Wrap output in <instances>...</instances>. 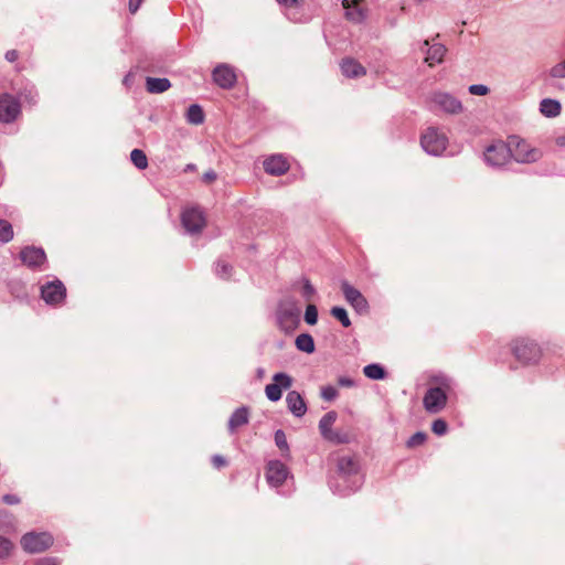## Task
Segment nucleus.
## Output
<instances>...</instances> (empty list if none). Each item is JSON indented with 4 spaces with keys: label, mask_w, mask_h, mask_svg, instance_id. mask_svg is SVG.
Returning a JSON list of instances; mask_svg holds the SVG:
<instances>
[{
    "label": "nucleus",
    "mask_w": 565,
    "mask_h": 565,
    "mask_svg": "<svg viewBox=\"0 0 565 565\" xmlns=\"http://www.w3.org/2000/svg\"><path fill=\"white\" fill-rule=\"evenodd\" d=\"M364 483L359 461L351 456H340L337 460V471L329 481L333 493L341 497L356 492Z\"/></svg>",
    "instance_id": "1"
},
{
    "label": "nucleus",
    "mask_w": 565,
    "mask_h": 565,
    "mask_svg": "<svg viewBox=\"0 0 565 565\" xmlns=\"http://www.w3.org/2000/svg\"><path fill=\"white\" fill-rule=\"evenodd\" d=\"M41 297L50 306L61 305L66 297V288L60 279L47 281L41 286Z\"/></svg>",
    "instance_id": "10"
},
{
    "label": "nucleus",
    "mask_w": 565,
    "mask_h": 565,
    "mask_svg": "<svg viewBox=\"0 0 565 565\" xmlns=\"http://www.w3.org/2000/svg\"><path fill=\"white\" fill-rule=\"evenodd\" d=\"M181 223L188 234H198L205 226V217L199 207H188L181 213Z\"/></svg>",
    "instance_id": "9"
},
{
    "label": "nucleus",
    "mask_w": 565,
    "mask_h": 565,
    "mask_svg": "<svg viewBox=\"0 0 565 565\" xmlns=\"http://www.w3.org/2000/svg\"><path fill=\"white\" fill-rule=\"evenodd\" d=\"M342 7L345 10V18L354 23H361L364 21L366 14L365 11L356 3L349 0L342 1Z\"/></svg>",
    "instance_id": "24"
},
{
    "label": "nucleus",
    "mask_w": 565,
    "mask_h": 565,
    "mask_svg": "<svg viewBox=\"0 0 565 565\" xmlns=\"http://www.w3.org/2000/svg\"><path fill=\"white\" fill-rule=\"evenodd\" d=\"M447 429H448V425L447 423L441 419V418H438V419H435L431 424V430L434 434H436L437 436H443L447 433Z\"/></svg>",
    "instance_id": "43"
},
{
    "label": "nucleus",
    "mask_w": 565,
    "mask_h": 565,
    "mask_svg": "<svg viewBox=\"0 0 565 565\" xmlns=\"http://www.w3.org/2000/svg\"><path fill=\"white\" fill-rule=\"evenodd\" d=\"M330 312H331L332 317H334L337 320H339L344 328H348L351 326V320H350L348 312L344 308L333 307Z\"/></svg>",
    "instance_id": "37"
},
{
    "label": "nucleus",
    "mask_w": 565,
    "mask_h": 565,
    "mask_svg": "<svg viewBox=\"0 0 565 565\" xmlns=\"http://www.w3.org/2000/svg\"><path fill=\"white\" fill-rule=\"evenodd\" d=\"M274 439H275V444L276 446L282 450V451H289V446H288V443H287V438H286V434L282 429H278L275 431V436H274Z\"/></svg>",
    "instance_id": "39"
},
{
    "label": "nucleus",
    "mask_w": 565,
    "mask_h": 565,
    "mask_svg": "<svg viewBox=\"0 0 565 565\" xmlns=\"http://www.w3.org/2000/svg\"><path fill=\"white\" fill-rule=\"evenodd\" d=\"M431 107L448 114H459L462 110L461 102L449 93L436 92L430 96Z\"/></svg>",
    "instance_id": "13"
},
{
    "label": "nucleus",
    "mask_w": 565,
    "mask_h": 565,
    "mask_svg": "<svg viewBox=\"0 0 565 565\" xmlns=\"http://www.w3.org/2000/svg\"><path fill=\"white\" fill-rule=\"evenodd\" d=\"M273 381L274 383L266 385L265 394L270 402H278L282 396V391L291 387L292 377L285 372H278L274 374Z\"/></svg>",
    "instance_id": "11"
},
{
    "label": "nucleus",
    "mask_w": 565,
    "mask_h": 565,
    "mask_svg": "<svg viewBox=\"0 0 565 565\" xmlns=\"http://www.w3.org/2000/svg\"><path fill=\"white\" fill-rule=\"evenodd\" d=\"M423 150L434 157L441 156L448 146V137L438 128L429 127L420 137Z\"/></svg>",
    "instance_id": "2"
},
{
    "label": "nucleus",
    "mask_w": 565,
    "mask_h": 565,
    "mask_svg": "<svg viewBox=\"0 0 565 565\" xmlns=\"http://www.w3.org/2000/svg\"><path fill=\"white\" fill-rule=\"evenodd\" d=\"M363 374L370 380H384L386 377L385 369L379 363H371L363 367Z\"/></svg>",
    "instance_id": "29"
},
{
    "label": "nucleus",
    "mask_w": 565,
    "mask_h": 565,
    "mask_svg": "<svg viewBox=\"0 0 565 565\" xmlns=\"http://www.w3.org/2000/svg\"><path fill=\"white\" fill-rule=\"evenodd\" d=\"M13 238L12 225L0 218V243H9Z\"/></svg>",
    "instance_id": "36"
},
{
    "label": "nucleus",
    "mask_w": 565,
    "mask_h": 565,
    "mask_svg": "<svg viewBox=\"0 0 565 565\" xmlns=\"http://www.w3.org/2000/svg\"><path fill=\"white\" fill-rule=\"evenodd\" d=\"M194 169H195V164L189 163V164H186L184 171H193Z\"/></svg>",
    "instance_id": "56"
},
{
    "label": "nucleus",
    "mask_w": 565,
    "mask_h": 565,
    "mask_svg": "<svg viewBox=\"0 0 565 565\" xmlns=\"http://www.w3.org/2000/svg\"><path fill=\"white\" fill-rule=\"evenodd\" d=\"M212 463L215 468L220 469V468L226 466V459L221 455H214L212 457Z\"/></svg>",
    "instance_id": "49"
},
{
    "label": "nucleus",
    "mask_w": 565,
    "mask_h": 565,
    "mask_svg": "<svg viewBox=\"0 0 565 565\" xmlns=\"http://www.w3.org/2000/svg\"><path fill=\"white\" fill-rule=\"evenodd\" d=\"M306 323L313 326L318 321V309L315 305H308L305 311Z\"/></svg>",
    "instance_id": "40"
},
{
    "label": "nucleus",
    "mask_w": 565,
    "mask_h": 565,
    "mask_svg": "<svg viewBox=\"0 0 565 565\" xmlns=\"http://www.w3.org/2000/svg\"><path fill=\"white\" fill-rule=\"evenodd\" d=\"M561 109H562L561 104L556 99L544 98L540 103V111L548 118L558 116L561 113Z\"/></svg>",
    "instance_id": "27"
},
{
    "label": "nucleus",
    "mask_w": 565,
    "mask_h": 565,
    "mask_svg": "<svg viewBox=\"0 0 565 565\" xmlns=\"http://www.w3.org/2000/svg\"><path fill=\"white\" fill-rule=\"evenodd\" d=\"M423 45L427 47L425 62L429 66H434L443 62L447 49L444 44L434 43L429 46L428 40L424 41Z\"/></svg>",
    "instance_id": "21"
},
{
    "label": "nucleus",
    "mask_w": 565,
    "mask_h": 565,
    "mask_svg": "<svg viewBox=\"0 0 565 565\" xmlns=\"http://www.w3.org/2000/svg\"><path fill=\"white\" fill-rule=\"evenodd\" d=\"M2 501L6 504L14 505V504L20 503V498L18 495H15V494H4L2 497Z\"/></svg>",
    "instance_id": "48"
},
{
    "label": "nucleus",
    "mask_w": 565,
    "mask_h": 565,
    "mask_svg": "<svg viewBox=\"0 0 565 565\" xmlns=\"http://www.w3.org/2000/svg\"><path fill=\"white\" fill-rule=\"evenodd\" d=\"M20 259L23 265L34 271L45 269L46 254L41 247L25 246L20 252Z\"/></svg>",
    "instance_id": "12"
},
{
    "label": "nucleus",
    "mask_w": 565,
    "mask_h": 565,
    "mask_svg": "<svg viewBox=\"0 0 565 565\" xmlns=\"http://www.w3.org/2000/svg\"><path fill=\"white\" fill-rule=\"evenodd\" d=\"M468 92L471 95L484 96L489 92V87L483 84H472L468 87Z\"/></svg>",
    "instance_id": "44"
},
{
    "label": "nucleus",
    "mask_w": 565,
    "mask_h": 565,
    "mask_svg": "<svg viewBox=\"0 0 565 565\" xmlns=\"http://www.w3.org/2000/svg\"><path fill=\"white\" fill-rule=\"evenodd\" d=\"M315 294V288L309 280H305L302 286V295L305 298L310 299Z\"/></svg>",
    "instance_id": "47"
},
{
    "label": "nucleus",
    "mask_w": 565,
    "mask_h": 565,
    "mask_svg": "<svg viewBox=\"0 0 565 565\" xmlns=\"http://www.w3.org/2000/svg\"><path fill=\"white\" fill-rule=\"evenodd\" d=\"M130 160L139 170H143L148 167V159L146 153L140 149H134L130 152Z\"/></svg>",
    "instance_id": "33"
},
{
    "label": "nucleus",
    "mask_w": 565,
    "mask_h": 565,
    "mask_svg": "<svg viewBox=\"0 0 565 565\" xmlns=\"http://www.w3.org/2000/svg\"><path fill=\"white\" fill-rule=\"evenodd\" d=\"M484 162L492 168H501L511 159V147L503 141L488 146L483 153Z\"/></svg>",
    "instance_id": "5"
},
{
    "label": "nucleus",
    "mask_w": 565,
    "mask_h": 565,
    "mask_svg": "<svg viewBox=\"0 0 565 565\" xmlns=\"http://www.w3.org/2000/svg\"><path fill=\"white\" fill-rule=\"evenodd\" d=\"M213 81L224 89L232 88L236 83L234 70L226 64L217 65L212 73Z\"/></svg>",
    "instance_id": "18"
},
{
    "label": "nucleus",
    "mask_w": 565,
    "mask_h": 565,
    "mask_svg": "<svg viewBox=\"0 0 565 565\" xmlns=\"http://www.w3.org/2000/svg\"><path fill=\"white\" fill-rule=\"evenodd\" d=\"M186 121L192 125H201L204 121V111L198 104L191 105L185 114Z\"/></svg>",
    "instance_id": "31"
},
{
    "label": "nucleus",
    "mask_w": 565,
    "mask_h": 565,
    "mask_svg": "<svg viewBox=\"0 0 565 565\" xmlns=\"http://www.w3.org/2000/svg\"><path fill=\"white\" fill-rule=\"evenodd\" d=\"M338 418V414L334 411H330L326 413L321 419L319 420V430L321 436L326 439L331 436V433L334 431L332 429L333 424Z\"/></svg>",
    "instance_id": "26"
},
{
    "label": "nucleus",
    "mask_w": 565,
    "mask_h": 565,
    "mask_svg": "<svg viewBox=\"0 0 565 565\" xmlns=\"http://www.w3.org/2000/svg\"><path fill=\"white\" fill-rule=\"evenodd\" d=\"M21 113L20 99L10 94L0 95V121L4 124L13 122Z\"/></svg>",
    "instance_id": "14"
},
{
    "label": "nucleus",
    "mask_w": 565,
    "mask_h": 565,
    "mask_svg": "<svg viewBox=\"0 0 565 565\" xmlns=\"http://www.w3.org/2000/svg\"><path fill=\"white\" fill-rule=\"evenodd\" d=\"M256 376H257V379H259V380H260V379H263V377L265 376V370H264L263 367H258V369L256 370Z\"/></svg>",
    "instance_id": "55"
},
{
    "label": "nucleus",
    "mask_w": 565,
    "mask_h": 565,
    "mask_svg": "<svg viewBox=\"0 0 565 565\" xmlns=\"http://www.w3.org/2000/svg\"><path fill=\"white\" fill-rule=\"evenodd\" d=\"M341 290L345 300L356 310V312L365 313L369 311V302L360 290L351 286L348 281H342Z\"/></svg>",
    "instance_id": "16"
},
{
    "label": "nucleus",
    "mask_w": 565,
    "mask_h": 565,
    "mask_svg": "<svg viewBox=\"0 0 565 565\" xmlns=\"http://www.w3.org/2000/svg\"><path fill=\"white\" fill-rule=\"evenodd\" d=\"M171 87V82L167 77H150L146 78V88L151 94H161Z\"/></svg>",
    "instance_id": "25"
},
{
    "label": "nucleus",
    "mask_w": 565,
    "mask_h": 565,
    "mask_svg": "<svg viewBox=\"0 0 565 565\" xmlns=\"http://www.w3.org/2000/svg\"><path fill=\"white\" fill-rule=\"evenodd\" d=\"M53 543L54 539L49 532H28L20 540L23 551L29 554L42 553L49 550Z\"/></svg>",
    "instance_id": "3"
},
{
    "label": "nucleus",
    "mask_w": 565,
    "mask_h": 565,
    "mask_svg": "<svg viewBox=\"0 0 565 565\" xmlns=\"http://www.w3.org/2000/svg\"><path fill=\"white\" fill-rule=\"evenodd\" d=\"M129 81H130V75H126L125 78H124V84L128 85Z\"/></svg>",
    "instance_id": "57"
},
{
    "label": "nucleus",
    "mask_w": 565,
    "mask_h": 565,
    "mask_svg": "<svg viewBox=\"0 0 565 565\" xmlns=\"http://www.w3.org/2000/svg\"><path fill=\"white\" fill-rule=\"evenodd\" d=\"M282 14L292 23H307L310 17L303 12L305 0H276Z\"/></svg>",
    "instance_id": "8"
},
{
    "label": "nucleus",
    "mask_w": 565,
    "mask_h": 565,
    "mask_svg": "<svg viewBox=\"0 0 565 565\" xmlns=\"http://www.w3.org/2000/svg\"><path fill=\"white\" fill-rule=\"evenodd\" d=\"M4 57L8 62L13 63L18 60L19 53L17 50H9L7 51Z\"/></svg>",
    "instance_id": "53"
},
{
    "label": "nucleus",
    "mask_w": 565,
    "mask_h": 565,
    "mask_svg": "<svg viewBox=\"0 0 565 565\" xmlns=\"http://www.w3.org/2000/svg\"><path fill=\"white\" fill-rule=\"evenodd\" d=\"M513 354L523 364L536 363L541 358L540 347L527 339H518L512 347Z\"/></svg>",
    "instance_id": "6"
},
{
    "label": "nucleus",
    "mask_w": 565,
    "mask_h": 565,
    "mask_svg": "<svg viewBox=\"0 0 565 565\" xmlns=\"http://www.w3.org/2000/svg\"><path fill=\"white\" fill-rule=\"evenodd\" d=\"M326 440L335 443V444H344L348 443V436L340 431H332L330 437H327Z\"/></svg>",
    "instance_id": "46"
},
{
    "label": "nucleus",
    "mask_w": 565,
    "mask_h": 565,
    "mask_svg": "<svg viewBox=\"0 0 565 565\" xmlns=\"http://www.w3.org/2000/svg\"><path fill=\"white\" fill-rule=\"evenodd\" d=\"M142 1L143 0H129L128 7H129L130 13H132V14L136 13L138 11V9L140 8Z\"/></svg>",
    "instance_id": "52"
},
{
    "label": "nucleus",
    "mask_w": 565,
    "mask_h": 565,
    "mask_svg": "<svg viewBox=\"0 0 565 565\" xmlns=\"http://www.w3.org/2000/svg\"><path fill=\"white\" fill-rule=\"evenodd\" d=\"M20 99H22L24 103H28L30 105H35L38 102V92L33 85L24 87L20 94Z\"/></svg>",
    "instance_id": "34"
},
{
    "label": "nucleus",
    "mask_w": 565,
    "mask_h": 565,
    "mask_svg": "<svg viewBox=\"0 0 565 565\" xmlns=\"http://www.w3.org/2000/svg\"><path fill=\"white\" fill-rule=\"evenodd\" d=\"M288 411L297 418H301L307 413V404L297 391H289L286 395Z\"/></svg>",
    "instance_id": "20"
},
{
    "label": "nucleus",
    "mask_w": 565,
    "mask_h": 565,
    "mask_svg": "<svg viewBox=\"0 0 565 565\" xmlns=\"http://www.w3.org/2000/svg\"><path fill=\"white\" fill-rule=\"evenodd\" d=\"M14 544L11 540L0 535V559H7L12 555Z\"/></svg>",
    "instance_id": "35"
},
{
    "label": "nucleus",
    "mask_w": 565,
    "mask_h": 565,
    "mask_svg": "<svg viewBox=\"0 0 565 565\" xmlns=\"http://www.w3.org/2000/svg\"><path fill=\"white\" fill-rule=\"evenodd\" d=\"M296 348L305 353L315 352V341L309 333H301L296 338Z\"/></svg>",
    "instance_id": "30"
},
{
    "label": "nucleus",
    "mask_w": 565,
    "mask_h": 565,
    "mask_svg": "<svg viewBox=\"0 0 565 565\" xmlns=\"http://www.w3.org/2000/svg\"><path fill=\"white\" fill-rule=\"evenodd\" d=\"M556 143L561 147H565V134L563 136L557 137Z\"/></svg>",
    "instance_id": "54"
},
{
    "label": "nucleus",
    "mask_w": 565,
    "mask_h": 565,
    "mask_svg": "<svg viewBox=\"0 0 565 565\" xmlns=\"http://www.w3.org/2000/svg\"><path fill=\"white\" fill-rule=\"evenodd\" d=\"M321 398L331 402L337 398L338 396V390L332 385H327L321 388Z\"/></svg>",
    "instance_id": "41"
},
{
    "label": "nucleus",
    "mask_w": 565,
    "mask_h": 565,
    "mask_svg": "<svg viewBox=\"0 0 565 565\" xmlns=\"http://www.w3.org/2000/svg\"><path fill=\"white\" fill-rule=\"evenodd\" d=\"M426 439H427L426 433L417 431L408 438V440L406 441V446L408 448H414V447L423 445L426 441Z\"/></svg>",
    "instance_id": "38"
},
{
    "label": "nucleus",
    "mask_w": 565,
    "mask_h": 565,
    "mask_svg": "<svg viewBox=\"0 0 565 565\" xmlns=\"http://www.w3.org/2000/svg\"><path fill=\"white\" fill-rule=\"evenodd\" d=\"M447 394L441 387H429L423 398V405L427 413L437 414L445 408Z\"/></svg>",
    "instance_id": "15"
},
{
    "label": "nucleus",
    "mask_w": 565,
    "mask_h": 565,
    "mask_svg": "<svg viewBox=\"0 0 565 565\" xmlns=\"http://www.w3.org/2000/svg\"><path fill=\"white\" fill-rule=\"evenodd\" d=\"M292 479L289 468L280 460H269L266 466V480L271 488L281 487L288 479Z\"/></svg>",
    "instance_id": "7"
},
{
    "label": "nucleus",
    "mask_w": 565,
    "mask_h": 565,
    "mask_svg": "<svg viewBox=\"0 0 565 565\" xmlns=\"http://www.w3.org/2000/svg\"><path fill=\"white\" fill-rule=\"evenodd\" d=\"M232 265L223 258L217 259L214 264V273L221 279H228L232 275Z\"/></svg>",
    "instance_id": "32"
},
{
    "label": "nucleus",
    "mask_w": 565,
    "mask_h": 565,
    "mask_svg": "<svg viewBox=\"0 0 565 565\" xmlns=\"http://www.w3.org/2000/svg\"><path fill=\"white\" fill-rule=\"evenodd\" d=\"M338 383L340 386H343V387H352L355 385V382L348 376L339 377Z\"/></svg>",
    "instance_id": "51"
},
{
    "label": "nucleus",
    "mask_w": 565,
    "mask_h": 565,
    "mask_svg": "<svg viewBox=\"0 0 565 565\" xmlns=\"http://www.w3.org/2000/svg\"><path fill=\"white\" fill-rule=\"evenodd\" d=\"M217 178L215 171L213 170H209L206 172L203 173L202 175V180L205 182V183H211L213 181H215Z\"/></svg>",
    "instance_id": "50"
},
{
    "label": "nucleus",
    "mask_w": 565,
    "mask_h": 565,
    "mask_svg": "<svg viewBox=\"0 0 565 565\" xmlns=\"http://www.w3.org/2000/svg\"><path fill=\"white\" fill-rule=\"evenodd\" d=\"M249 412L248 407L242 406L236 408L228 419V430L233 434L238 427H242L248 423Z\"/></svg>",
    "instance_id": "23"
},
{
    "label": "nucleus",
    "mask_w": 565,
    "mask_h": 565,
    "mask_svg": "<svg viewBox=\"0 0 565 565\" xmlns=\"http://www.w3.org/2000/svg\"><path fill=\"white\" fill-rule=\"evenodd\" d=\"M300 309L292 302L281 303L277 310L279 328L286 332H294L300 323Z\"/></svg>",
    "instance_id": "4"
},
{
    "label": "nucleus",
    "mask_w": 565,
    "mask_h": 565,
    "mask_svg": "<svg viewBox=\"0 0 565 565\" xmlns=\"http://www.w3.org/2000/svg\"><path fill=\"white\" fill-rule=\"evenodd\" d=\"M541 152L530 147V145L524 140H519L511 148V159L515 160L519 163H532L540 159Z\"/></svg>",
    "instance_id": "17"
},
{
    "label": "nucleus",
    "mask_w": 565,
    "mask_h": 565,
    "mask_svg": "<svg viewBox=\"0 0 565 565\" xmlns=\"http://www.w3.org/2000/svg\"><path fill=\"white\" fill-rule=\"evenodd\" d=\"M62 561L60 557L56 556H44L41 558H38L34 563V565H61Z\"/></svg>",
    "instance_id": "45"
},
{
    "label": "nucleus",
    "mask_w": 565,
    "mask_h": 565,
    "mask_svg": "<svg viewBox=\"0 0 565 565\" xmlns=\"http://www.w3.org/2000/svg\"><path fill=\"white\" fill-rule=\"evenodd\" d=\"M289 169V164L282 154H273L264 160V170L270 175H282Z\"/></svg>",
    "instance_id": "19"
},
{
    "label": "nucleus",
    "mask_w": 565,
    "mask_h": 565,
    "mask_svg": "<svg viewBox=\"0 0 565 565\" xmlns=\"http://www.w3.org/2000/svg\"><path fill=\"white\" fill-rule=\"evenodd\" d=\"M552 78H565V60L555 64L548 72Z\"/></svg>",
    "instance_id": "42"
},
{
    "label": "nucleus",
    "mask_w": 565,
    "mask_h": 565,
    "mask_svg": "<svg viewBox=\"0 0 565 565\" xmlns=\"http://www.w3.org/2000/svg\"><path fill=\"white\" fill-rule=\"evenodd\" d=\"M0 532L10 534L15 532V519L7 510H0Z\"/></svg>",
    "instance_id": "28"
},
{
    "label": "nucleus",
    "mask_w": 565,
    "mask_h": 565,
    "mask_svg": "<svg viewBox=\"0 0 565 565\" xmlns=\"http://www.w3.org/2000/svg\"><path fill=\"white\" fill-rule=\"evenodd\" d=\"M340 68L342 74L349 78H355L366 74L365 67L351 57L343 58Z\"/></svg>",
    "instance_id": "22"
}]
</instances>
